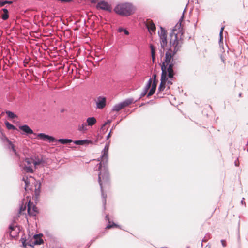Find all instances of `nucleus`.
<instances>
[{
    "label": "nucleus",
    "instance_id": "1",
    "mask_svg": "<svg viewBox=\"0 0 248 248\" xmlns=\"http://www.w3.org/2000/svg\"><path fill=\"white\" fill-rule=\"evenodd\" d=\"M182 44L181 38L179 39L177 34L173 32H171L170 34V46L168 50L166 52L165 60L161 65L162 72L161 82L158 88V93L165 88V84L168 79L167 76L170 78H173V68L176 64L174 56L180 50Z\"/></svg>",
    "mask_w": 248,
    "mask_h": 248
},
{
    "label": "nucleus",
    "instance_id": "2",
    "mask_svg": "<svg viewBox=\"0 0 248 248\" xmlns=\"http://www.w3.org/2000/svg\"><path fill=\"white\" fill-rule=\"evenodd\" d=\"M108 148L109 145L106 144L103 150L102 151L101 156L98 159L99 163L95 167L96 170L99 171L98 181L100 186L104 209L106 208L107 195L103 192V185L107 184L109 180V173L108 168Z\"/></svg>",
    "mask_w": 248,
    "mask_h": 248
},
{
    "label": "nucleus",
    "instance_id": "3",
    "mask_svg": "<svg viewBox=\"0 0 248 248\" xmlns=\"http://www.w3.org/2000/svg\"><path fill=\"white\" fill-rule=\"evenodd\" d=\"M114 10L121 16H127L132 14L134 9L131 4L125 3L117 5Z\"/></svg>",
    "mask_w": 248,
    "mask_h": 248
},
{
    "label": "nucleus",
    "instance_id": "4",
    "mask_svg": "<svg viewBox=\"0 0 248 248\" xmlns=\"http://www.w3.org/2000/svg\"><path fill=\"white\" fill-rule=\"evenodd\" d=\"M158 33L159 37L161 47L162 49V50H160V51L161 54H163L165 47L167 45V34L166 31L162 27H160V31H159Z\"/></svg>",
    "mask_w": 248,
    "mask_h": 248
},
{
    "label": "nucleus",
    "instance_id": "5",
    "mask_svg": "<svg viewBox=\"0 0 248 248\" xmlns=\"http://www.w3.org/2000/svg\"><path fill=\"white\" fill-rule=\"evenodd\" d=\"M133 102L134 99L133 98L126 99L124 101L114 105L112 108V110L118 112L124 107L129 106Z\"/></svg>",
    "mask_w": 248,
    "mask_h": 248
},
{
    "label": "nucleus",
    "instance_id": "6",
    "mask_svg": "<svg viewBox=\"0 0 248 248\" xmlns=\"http://www.w3.org/2000/svg\"><path fill=\"white\" fill-rule=\"evenodd\" d=\"M24 166L22 167V170L27 173H33V170L32 168L33 159L32 158H26L24 160Z\"/></svg>",
    "mask_w": 248,
    "mask_h": 248
},
{
    "label": "nucleus",
    "instance_id": "7",
    "mask_svg": "<svg viewBox=\"0 0 248 248\" xmlns=\"http://www.w3.org/2000/svg\"><path fill=\"white\" fill-rule=\"evenodd\" d=\"M96 8L108 12H111L112 10L111 6L107 2L104 1L98 2L96 5Z\"/></svg>",
    "mask_w": 248,
    "mask_h": 248
},
{
    "label": "nucleus",
    "instance_id": "8",
    "mask_svg": "<svg viewBox=\"0 0 248 248\" xmlns=\"http://www.w3.org/2000/svg\"><path fill=\"white\" fill-rule=\"evenodd\" d=\"M37 136L44 141H48L49 142H53L56 141L55 139L53 137L46 135L44 133H39L38 134Z\"/></svg>",
    "mask_w": 248,
    "mask_h": 248
},
{
    "label": "nucleus",
    "instance_id": "9",
    "mask_svg": "<svg viewBox=\"0 0 248 248\" xmlns=\"http://www.w3.org/2000/svg\"><path fill=\"white\" fill-rule=\"evenodd\" d=\"M106 104V99L105 97L99 96L97 98L96 101V108L99 109L104 108Z\"/></svg>",
    "mask_w": 248,
    "mask_h": 248
},
{
    "label": "nucleus",
    "instance_id": "10",
    "mask_svg": "<svg viewBox=\"0 0 248 248\" xmlns=\"http://www.w3.org/2000/svg\"><path fill=\"white\" fill-rule=\"evenodd\" d=\"M28 212L30 215L33 216H36L38 213L37 208L35 205H33L32 209H31L30 201L29 202L28 204Z\"/></svg>",
    "mask_w": 248,
    "mask_h": 248
},
{
    "label": "nucleus",
    "instance_id": "11",
    "mask_svg": "<svg viewBox=\"0 0 248 248\" xmlns=\"http://www.w3.org/2000/svg\"><path fill=\"white\" fill-rule=\"evenodd\" d=\"M19 128L20 130H22L26 134H33V130L31 129L30 127L27 124L19 126Z\"/></svg>",
    "mask_w": 248,
    "mask_h": 248
},
{
    "label": "nucleus",
    "instance_id": "12",
    "mask_svg": "<svg viewBox=\"0 0 248 248\" xmlns=\"http://www.w3.org/2000/svg\"><path fill=\"white\" fill-rule=\"evenodd\" d=\"M38 236H42V234H35L34 235V238L35 239V241L32 243L33 245H40L43 243V240L42 238H38Z\"/></svg>",
    "mask_w": 248,
    "mask_h": 248
},
{
    "label": "nucleus",
    "instance_id": "13",
    "mask_svg": "<svg viewBox=\"0 0 248 248\" xmlns=\"http://www.w3.org/2000/svg\"><path fill=\"white\" fill-rule=\"evenodd\" d=\"M156 86H157V83H155V81L153 82L152 84L151 89L150 90L149 93L147 94L148 97L152 95L155 93L156 88Z\"/></svg>",
    "mask_w": 248,
    "mask_h": 248
},
{
    "label": "nucleus",
    "instance_id": "14",
    "mask_svg": "<svg viewBox=\"0 0 248 248\" xmlns=\"http://www.w3.org/2000/svg\"><path fill=\"white\" fill-rule=\"evenodd\" d=\"M147 27L148 30V31L151 33H155V26L153 23H149L147 25Z\"/></svg>",
    "mask_w": 248,
    "mask_h": 248
},
{
    "label": "nucleus",
    "instance_id": "15",
    "mask_svg": "<svg viewBox=\"0 0 248 248\" xmlns=\"http://www.w3.org/2000/svg\"><path fill=\"white\" fill-rule=\"evenodd\" d=\"M96 122V120L94 117H89L87 119V124L89 126L94 125Z\"/></svg>",
    "mask_w": 248,
    "mask_h": 248
},
{
    "label": "nucleus",
    "instance_id": "16",
    "mask_svg": "<svg viewBox=\"0 0 248 248\" xmlns=\"http://www.w3.org/2000/svg\"><path fill=\"white\" fill-rule=\"evenodd\" d=\"M91 142V141L90 140H78L74 141V143L77 145L88 144Z\"/></svg>",
    "mask_w": 248,
    "mask_h": 248
},
{
    "label": "nucleus",
    "instance_id": "17",
    "mask_svg": "<svg viewBox=\"0 0 248 248\" xmlns=\"http://www.w3.org/2000/svg\"><path fill=\"white\" fill-rule=\"evenodd\" d=\"M2 11L4 12L1 16L2 19L3 20H6L8 19L9 17L8 10L6 8H3Z\"/></svg>",
    "mask_w": 248,
    "mask_h": 248
},
{
    "label": "nucleus",
    "instance_id": "18",
    "mask_svg": "<svg viewBox=\"0 0 248 248\" xmlns=\"http://www.w3.org/2000/svg\"><path fill=\"white\" fill-rule=\"evenodd\" d=\"M58 142L63 144L70 143L72 142L71 139H60L58 140Z\"/></svg>",
    "mask_w": 248,
    "mask_h": 248
},
{
    "label": "nucleus",
    "instance_id": "19",
    "mask_svg": "<svg viewBox=\"0 0 248 248\" xmlns=\"http://www.w3.org/2000/svg\"><path fill=\"white\" fill-rule=\"evenodd\" d=\"M5 113H6V114L7 115L8 117L9 118H10V119H14V118L17 117V115L12 111H10L9 110H6L5 111Z\"/></svg>",
    "mask_w": 248,
    "mask_h": 248
},
{
    "label": "nucleus",
    "instance_id": "20",
    "mask_svg": "<svg viewBox=\"0 0 248 248\" xmlns=\"http://www.w3.org/2000/svg\"><path fill=\"white\" fill-rule=\"evenodd\" d=\"M5 125L8 130H16L17 129L16 126L10 124L9 122L6 121L5 122Z\"/></svg>",
    "mask_w": 248,
    "mask_h": 248
},
{
    "label": "nucleus",
    "instance_id": "21",
    "mask_svg": "<svg viewBox=\"0 0 248 248\" xmlns=\"http://www.w3.org/2000/svg\"><path fill=\"white\" fill-rule=\"evenodd\" d=\"M152 82V78H150L148 80V82L147 83L146 86H145V87L143 89L144 91H145L147 92H148V90L149 89V88H150V87L151 86Z\"/></svg>",
    "mask_w": 248,
    "mask_h": 248
},
{
    "label": "nucleus",
    "instance_id": "22",
    "mask_svg": "<svg viewBox=\"0 0 248 248\" xmlns=\"http://www.w3.org/2000/svg\"><path fill=\"white\" fill-rule=\"evenodd\" d=\"M152 82V78H150L148 80V82L147 83L146 86H145V87L143 89L144 91H145L147 92H148V90L149 89V88H150V87L151 86Z\"/></svg>",
    "mask_w": 248,
    "mask_h": 248
},
{
    "label": "nucleus",
    "instance_id": "23",
    "mask_svg": "<svg viewBox=\"0 0 248 248\" xmlns=\"http://www.w3.org/2000/svg\"><path fill=\"white\" fill-rule=\"evenodd\" d=\"M44 163H45V160L42 158H40V159H38L36 161L33 160V164H34L35 167H36L37 165L41 164Z\"/></svg>",
    "mask_w": 248,
    "mask_h": 248
},
{
    "label": "nucleus",
    "instance_id": "24",
    "mask_svg": "<svg viewBox=\"0 0 248 248\" xmlns=\"http://www.w3.org/2000/svg\"><path fill=\"white\" fill-rule=\"evenodd\" d=\"M150 48L151 49L152 59L153 61H154L155 59V48L152 45H150Z\"/></svg>",
    "mask_w": 248,
    "mask_h": 248
},
{
    "label": "nucleus",
    "instance_id": "25",
    "mask_svg": "<svg viewBox=\"0 0 248 248\" xmlns=\"http://www.w3.org/2000/svg\"><path fill=\"white\" fill-rule=\"evenodd\" d=\"M224 27H222L221 28L220 32H219V42L220 43L223 41V31L224 30Z\"/></svg>",
    "mask_w": 248,
    "mask_h": 248
},
{
    "label": "nucleus",
    "instance_id": "26",
    "mask_svg": "<svg viewBox=\"0 0 248 248\" xmlns=\"http://www.w3.org/2000/svg\"><path fill=\"white\" fill-rule=\"evenodd\" d=\"M118 32H124L125 35H128L129 34V31L123 28H119L118 30Z\"/></svg>",
    "mask_w": 248,
    "mask_h": 248
},
{
    "label": "nucleus",
    "instance_id": "27",
    "mask_svg": "<svg viewBox=\"0 0 248 248\" xmlns=\"http://www.w3.org/2000/svg\"><path fill=\"white\" fill-rule=\"evenodd\" d=\"M9 229L11 230L10 231V235L14 237H15L16 235H12V231L15 230L16 229V227L14 226V225H10L9 226Z\"/></svg>",
    "mask_w": 248,
    "mask_h": 248
},
{
    "label": "nucleus",
    "instance_id": "28",
    "mask_svg": "<svg viewBox=\"0 0 248 248\" xmlns=\"http://www.w3.org/2000/svg\"><path fill=\"white\" fill-rule=\"evenodd\" d=\"M22 180L24 181L25 183V190H27V188L28 187V185L29 183V182L28 180V178H25V177H23L22 178Z\"/></svg>",
    "mask_w": 248,
    "mask_h": 248
},
{
    "label": "nucleus",
    "instance_id": "29",
    "mask_svg": "<svg viewBox=\"0 0 248 248\" xmlns=\"http://www.w3.org/2000/svg\"><path fill=\"white\" fill-rule=\"evenodd\" d=\"M12 2H13L12 1H7V0H5L3 1H0V7H2V6H4L6 4H11V3H12Z\"/></svg>",
    "mask_w": 248,
    "mask_h": 248
},
{
    "label": "nucleus",
    "instance_id": "30",
    "mask_svg": "<svg viewBox=\"0 0 248 248\" xmlns=\"http://www.w3.org/2000/svg\"><path fill=\"white\" fill-rule=\"evenodd\" d=\"M85 126H86V124H82L81 125H79L78 127V130L80 131H82L86 130V128H85Z\"/></svg>",
    "mask_w": 248,
    "mask_h": 248
},
{
    "label": "nucleus",
    "instance_id": "31",
    "mask_svg": "<svg viewBox=\"0 0 248 248\" xmlns=\"http://www.w3.org/2000/svg\"><path fill=\"white\" fill-rule=\"evenodd\" d=\"M113 227H118V225L115 223L113 222L112 224H108L106 226L107 229H109Z\"/></svg>",
    "mask_w": 248,
    "mask_h": 248
},
{
    "label": "nucleus",
    "instance_id": "32",
    "mask_svg": "<svg viewBox=\"0 0 248 248\" xmlns=\"http://www.w3.org/2000/svg\"><path fill=\"white\" fill-rule=\"evenodd\" d=\"M8 140V142L9 144V145L11 146V149L12 150V151L14 152V151H15L16 150L15 149V146L12 143V142L11 141H10L9 140Z\"/></svg>",
    "mask_w": 248,
    "mask_h": 248
},
{
    "label": "nucleus",
    "instance_id": "33",
    "mask_svg": "<svg viewBox=\"0 0 248 248\" xmlns=\"http://www.w3.org/2000/svg\"><path fill=\"white\" fill-rule=\"evenodd\" d=\"M23 240V241H22V245L24 247H26V246L28 245L29 246H30L31 247H33V245L31 244H28V243H26V239H24L23 238L22 239Z\"/></svg>",
    "mask_w": 248,
    "mask_h": 248
},
{
    "label": "nucleus",
    "instance_id": "34",
    "mask_svg": "<svg viewBox=\"0 0 248 248\" xmlns=\"http://www.w3.org/2000/svg\"><path fill=\"white\" fill-rule=\"evenodd\" d=\"M147 92L143 90V91L141 93L140 97L138 98V100L141 99L142 97L144 96L147 94Z\"/></svg>",
    "mask_w": 248,
    "mask_h": 248
},
{
    "label": "nucleus",
    "instance_id": "35",
    "mask_svg": "<svg viewBox=\"0 0 248 248\" xmlns=\"http://www.w3.org/2000/svg\"><path fill=\"white\" fill-rule=\"evenodd\" d=\"M153 82L155 81V83H157V80H156V75L155 74H154L153 75Z\"/></svg>",
    "mask_w": 248,
    "mask_h": 248
},
{
    "label": "nucleus",
    "instance_id": "36",
    "mask_svg": "<svg viewBox=\"0 0 248 248\" xmlns=\"http://www.w3.org/2000/svg\"><path fill=\"white\" fill-rule=\"evenodd\" d=\"M26 209V206H24V205H21L20 207V212H22L23 211H24Z\"/></svg>",
    "mask_w": 248,
    "mask_h": 248
},
{
    "label": "nucleus",
    "instance_id": "37",
    "mask_svg": "<svg viewBox=\"0 0 248 248\" xmlns=\"http://www.w3.org/2000/svg\"><path fill=\"white\" fill-rule=\"evenodd\" d=\"M170 79H171V78H170ZM166 83H167V85H169V86H171L172 84V82L171 79L169 80L167 79Z\"/></svg>",
    "mask_w": 248,
    "mask_h": 248
},
{
    "label": "nucleus",
    "instance_id": "38",
    "mask_svg": "<svg viewBox=\"0 0 248 248\" xmlns=\"http://www.w3.org/2000/svg\"><path fill=\"white\" fill-rule=\"evenodd\" d=\"M221 244H222V246L223 247H225L226 246V243L225 240H221Z\"/></svg>",
    "mask_w": 248,
    "mask_h": 248
},
{
    "label": "nucleus",
    "instance_id": "39",
    "mask_svg": "<svg viewBox=\"0 0 248 248\" xmlns=\"http://www.w3.org/2000/svg\"><path fill=\"white\" fill-rule=\"evenodd\" d=\"M106 220H108L109 223H110V221H109V219L108 217V215H106L105 217Z\"/></svg>",
    "mask_w": 248,
    "mask_h": 248
},
{
    "label": "nucleus",
    "instance_id": "40",
    "mask_svg": "<svg viewBox=\"0 0 248 248\" xmlns=\"http://www.w3.org/2000/svg\"><path fill=\"white\" fill-rule=\"evenodd\" d=\"M14 153L15 155L17 157H19V154L16 152V150L15 151H14Z\"/></svg>",
    "mask_w": 248,
    "mask_h": 248
},
{
    "label": "nucleus",
    "instance_id": "41",
    "mask_svg": "<svg viewBox=\"0 0 248 248\" xmlns=\"http://www.w3.org/2000/svg\"><path fill=\"white\" fill-rule=\"evenodd\" d=\"M241 203L242 204H245V202L244 201V198H243L241 201Z\"/></svg>",
    "mask_w": 248,
    "mask_h": 248
},
{
    "label": "nucleus",
    "instance_id": "42",
    "mask_svg": "<svg viewBox=\"0 0 248 248\" xmlns=\"http://www.w3.org/2000/svg\"><path fill=\"white\" fill-rule=\"evenodd\" d=\"M120 122H117L116 124H114L112 126V129L115 128L117 124H119Z\"/></svg>",
    "mask_w": 248,
    "mask_h": 248
},
{
    "label": "nucleus",
    "instance_id": "43",
    "mask_svg": "<svg viewBox=\"0 0 248 248\" xmlns=\"http://www.w3.org/2000/svg\"><path fill=\"white\" fill-rule=\"evenodd\" d=\"M111 133V130H110V131L109 132L107 136V139H108L110 137Z\"/></svg>",
    "mask_w": 248,
    "mask_h": 248
},
{
    "label": "nucleus",
    "instance_id": "44",
    "mask_svg": "<svg viewBox=\"0 0 248 248\" xmlns=\"http://www.w3.org/2000/svg\"><path fill=\"white\" fill-rule=\"evenodd\" d=\"M111 122V120H108L107 122H106V124H110Z\"/></svg>",
    "mask_w": 248,
    "mask_h": 248
},
{
    "label": "nucleus",
    "instance_id": "45",
    "mask_svg": "<svg viewBox=\"0 0 248 248\" xmlns=\"http://www.w3.org/2000/svg\"><path fill=\"white\" fill-rule=\"evenodd\" d=\"M107 124H106V123L105 122V123L103 124V125H102V126L101 127V129H103V127H104L106 125H107Z\"/></svg>",
    "mask_w": 248,
    "mask_h": 248
},
{
    "label": "nucleus",
    "instance_id": "46",
    "mask_svg": "<svg viewBox=\"0 0 248 248\" xmlns=\"http://www.w3.org/2000/svg\"><path fill=\"white\" fill-rule=\"evenodd\" d=\"M107 124H106V123L105 122V123L103 124V125H102V126L101 127V129H103V127H104L106 125H107Z\"/></svg>",
    "mask_w": 248,
    "mask_h": 248
},
{
    "label": "nucleus",
    "instance_id": "47",
    "mask_svg": "<svg viewBox=\"0 0 248 248\" xmlns=\"http://www.w3.org/2000/svg\"><path fill=\"white\" fill-rule=\"evenodd\" d=\"M246 146L247 147V148L246 150H247V152L248 153V142H247Z\"/></svg>",
    "mask_w": 248,
    "mask_h": 248
},
{
    "label": "nucleus",
    "instance_id": "48",
    "mask_svg": "<svg viewBox=\"0 0 248 248\" xmlns=\"http://www.w3.org/2000/svg\"><path fill=\"white\" fill-rule=\"evenodd\" d=\"M184 11L185 10L183 11V13L182 14V17H181V19H182L184 17Z\"/></svg>",
    "mask_w": 248,
    "mask_h": 248
},
{
    "label": "nucleus",
    "instance_id": "49",
    "mask_svg": "<svg viewBox=\"0 0 248 248\" xmlns=\"http://www.w3.org/2000/svg\"><path fill=\"white\" fill-rule=\"evenodd\" d=\"M167 86H168V87H167V90H170V86H169V85H167Z\"/></svg>",
    "mask_w": 248,
    "mask_h": 248
},
{
    "label": "nucleus",
    "instance_id": "50",
    "mask_svg": "<svg viewBox=\"0 0 248 248\" xmlns=\"http://www.w3.org/2000/svg\"><path fill=\"white\" fill-rule=\"evenodd\" d=\"M235 166H238V165L237 164V162H236V161H235Z\"/></svg>",
    "mask_w": 248,
    "mask_h": 248
},
{
    "label": "nucleus",
    "instance_id": "51",
    "mask_svg": "<svg viewBox=\"0 0 248 248\" xmlns=\"http://www.w3.org/2000/svg\"><path fill=\"white\" fill-rule=\"evenodd\" d=\"M204 241H206L205 237L202 240V242Z\"/></svg>",
    "mask_w": 248,
    "mask_h": 248
},
{
    "label": "nucleus",
    "instance_id": "52",
    "mask_svg": "<svg viewBox=\"0 0 248 248\" xmlns=\"http://www.w3.org/2000/svg\"><path fill=\"white\" fill-rule=\"evenodd\" d=\"M239 97H241V93H240L239 94Z\"/></svg>",
    "mask_w": 248,
    "mask_h": 248
}]
</instances>
